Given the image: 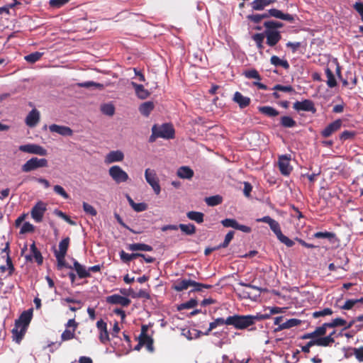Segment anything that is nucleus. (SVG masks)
I'll return each instance as SVG.
<instances>
[{"mask_svg": "<svg viewBox=\"0 0 363 363\" xmlns=\"http://www.w3.org/2000/svg\"><path fill=\"white\" fill-rule=\"evenodd\" d=\"M33 308H30L23 311L18 319L16 320L14 328L12 329L13 340L16 343L20 342L23 338L28 327L32 320Z\"/></svg>", "mask_w": 363, "mask_h": 363, "instance_id": "obj_1", "label": "nucleus"}, {"mask_svg": "<svg viewBox=\"0 0 363 363\" xmlns=\"http://www.w3.org/2000/svg\"><path fill=\"white\" fill-rule=\"evenodd\" d=\"M267 317V315L259 314L256 315H235L227 318L226 325H233L236 329L238 330H244L254 325L256 321L264 320Z\"/></svg>", "mask_w": 363, "mask_h": 363, "instance_id": "obj_2", "label": "nucleus"}, {"mask_svg": "<svg viewBox=\"0 0 363 363\" xmlns=\"http://www.w3.org/2000/svg\"><path fill=\"white\" fill-rule=\"evenodd\" d=\"M48 162L45 158L32 157L21 167L23 172H30L38 168L47 167Z\"/></svg>", "mask_w": 363, "mask_h": 363, "instance_id": "obj_3", "label": "nucleus"}, {"mask_svg": "<svg viewBox=\"0 0 363 363\" xmlns=\"http://www.w3.org/2000/svg\"><path fill=\"white\" fill-rule=\"evenodd\" d=\"M145 178L148 184L152 187L155 194L159 195L161 191L160 180L155 170L147 168L145 171Z\"/></svg>", "mask_w": 363, "mask_h": 363, "instance_id": "obj_4", "label": "nucleus"}, {"mask_svg": "<svg viewBox=\"0 0 363 363\" xmlns=\"http://www.w3.org/2000/svg\"><path fill=\"white\" fill-rule=\"evenodd\" d=\"M110 177L116 183L125 182L128 180V174L119 166L114 165L108 169Z\"/></svg>", "mask_w": 363, "mask_h": 363, "instance_id": "obj_5", "label": "nucleus"}, {"mask_svg": "<svg viewBox=\"0 0 363 363\" xmlns=\"http://www.w3.org/2000/svg\"><path fill=\"white\" fill-rule=\"evenodd\" d=\"M47 206L46 203L39 201L32 208L30 215L36 223H40L43 220V216L47 211Z\"/></svg>", "mask_w": 363, "mask_h": 363, "instance_id": "obj_6", "label": "nucleus"}, {"mask_svg": "<svg viewBox=\"0 0 363 363\" xmlns=\"http://www.w3.org/2000/svg\"><path fill=\"white\" fill-rule=\"evenodd\" d=\"M19 150L23 152L34 154L40 156H45L48 151L42 146L37 144H26L19 146Z\"/></svg>", "mask_w": 363, "mask_h": 363, "instance_id": "obj_7", "label": "nucleus"}, {"mask_svg": "<svg viewBox=\"0 0 363 363\" xmlns=\"http://www.w3.org/2000/svg\"><path fill=\"white\" fill-rule=\"evenodd\" d=\"M156 132L160 138L170 139L174 136V130L172 125L164 123L160 126L156 125Z\"/></svg>", "mask_w": 363, "mask_h": 363, "instance_id": "obj_8", "label": "nucleus"}, {"mask_svg": "<svg viewBox=\"0 0 363 363\" xmlns=\"http://www.w3.org/2000/svg\"><path fill=\"white\" fill-rule=\"evenodd\" d=\"M9 248V245L6 244V248L3 250V253L5 254L4 257H6V264L3 265H0V271L3 274H6V277L11 276L13 271H14V267L12 264L11 259L9 255L8 252L6 250Z\"/></svg>", "mask_w": 363, "mask_h": 363, "instance_id": "obj_9", "label": "nucleus"}, {"mask_svg": "<svg viewBox=\"0 0 363 363\" xmlns=\"http://www.w3.org/2000/svg\"><path fill=\"white\" fill-rule=\"evenodd\" d=\"M279 169L283 175H289L292 171L290 165V158L286 155H281L278 161Z\"/></svg>", "mask_w": 363, "mask_h": 363, "instance_id": "obj_10", "label": "nucleus"}, {"mask_svg": "<svg viewBox=\"0 0 363 363\" xmlns=\"http://www.w3.org/2000/svg\"><path fill=\"white\" fill-rule=\"evenodd\" d=\"M342 121L337 119L326 126L322 131L321 135L324 138L330 137L333 133L337 131L342 126Z\"/></svg>", "mask_w": 363, "mask_h": 363, "instance_id": "obj_11", "label": "nucleus"}, {"mask_svg": "<svg viewBox=\"0 0 363 363\" xmlns=\"http://www.w3.org/2000/svg\"><path fill=\"white\" fill-rule=\"evenodd\" d=\"M124 159V154L121 150H114L108 152L105 158L104 162L106 164H111L113 162H121Z\"/></svg>", "mask_w": 363, "mask_h": 363, "instance_id": "obj_12", "label": "nucleus"}, {"mask_svg": "<svg viewBox=\"0 0 363 363\" xmlns=\"http://www.w3.org/2000/svg\"><path fill=\"white\" fill-rule=\"evenodd\" d=\"M96 327L99 330V337L100 341L104 344L108 342L109 341V336L107 331L106 323L103 320H98L96 323Z\"/></svg>", "mask_w": 363, "mask_h": 363, "instance_id": "obj_13", "label": "nucleus"}, {"mask_svg": "<svg viewBox=\"0 0 363 363\" xmlns=\"http://www.w3.org/2000/svg\"><path fill=\"white\" fill-rule=\"evenodd\" d=\"M267 38V43L269 46H274L281 39V35L279 31L274 30H267L264 33Z\"/></svg>", "mask_w": 363, "mask_h": 363, "instance_id": "obj_14", "label": "nucleus"}, {"mask_svg": "<svg viewBox=\"0 0 363 363\" xmlns=\"http://www.w3.org/2000/svg\"><path fill=\"white\" fill-rule=\"evenodd\" d=\"M50 132L57 133L62 136H71L73 130L67 126L52 124L49 126Z\"/></svg>", "mask_w": 363, "mask_h": 363, "instance_id": "obj_15", "label": "nucleus"}, {"mask_svg": "<svg viewBox=\"0 0 363 363\" xmlns=\"http://www.w3.org/2000/svg\"><path fill=\"white\" fill-rule=\"evenodd\" d=\"M294 108L297 111H306L315 112L313 103L310 100H304L303 101H296L294 104Z\"/></svg>", "mask_w": 363, "mask_h": 363, "instance_id": "obj_16", "label": "nucleus"}, {"mask_svg": "<svg viewBox=\"0 0 363 363\" xmlns=\"http://www.w3.org/2000/svg\"><path fill=\"white\" fill-rule=\"evenodd\" d=\"M106 301L109 303L119 304L122 306H127L130 304V301L126 297L114 294L106 298Z\"/></svg>", "mask_w": 363, "mask_h": 363, "instance_id": "obj_17", "label": "nucleus"}, {"mask_svg": "<svg viewBox=\"0 0 363 363\" xmlns=\"http://www.w3.org/2000/svg\"><path fill=\"white\" fill-rule=\"evenodd\" d=\"M40 121V112L37 109H33L26 118V123L29 127H35Z\"/></svg>", "mask_w": 363, "mask_h": 363, "instance_id": "obj_18", "label": "nucleus"}, {"mask_svg": "<svg viewBox=\"0 0 363 363\" xmlns=\"http://www.w3.org/2000/svg\"><path fill=\"white\" fill-rule=\"evenodd\" d=\"M130 85L134 88L135 94L139 99H145L150 95L149 91L145 89L143 85L138 84L134 82H131Z\"/></svg>", "mask_w": 363, "mask_h": 363, "instance_id": "obj_19", "label": "nucleus"}, {"mask_svg": "<svg viewBox=\"0 0 363 363\" xmlns=\"http://www.w3.org/2000/svg\"><path fill=\"white\" fill-rule=\"evenodd\" d=\"M233 101L237 103L241 108L248 106L250 104V99L243 96L240 92L238 91L235 93Z\"/></svg>", "mask_w": 363, "mask_h": 363, "instance_id": "obj_20", "label": "nucleus"}, {"mask_svg": "<svg viewBox=\"0 0 363 363\" xmlns=\"http://www.w3.org/2000/svg\"><path fill=\"white\" fill-rule=\"evenodd\" d=\"M194 171L187 166H182L177 169V174L181 179H191L194 177Z\"/></svg>", "mask_w": 363, "mask_h": 363, "instance_id": "obj_21", "label": "nucleus"}, {"mask_svg": "<svg viewBox=\"0 0 363 363\" xmlns=\"http://www.w3.org/2000/svg\"><path fill=\"white\" fill-rule=\"evenodd\" d=\"M276 1L277 0H255L252 2V8L256 11H262Z\"/></svg>", "mask_w": 363, "mask_h": 363, "instance_id": "obj_22", "label": "nucleus"}, {"mask_svg": "<svg viewBox=\"0 0 363 363\" xmlns=\"http://www.w3.org/2000/svg\"><path fill=\"white\" fill-rule=\"evenodd\" d=\"M269 14L271 16L288 21H292L294 20V17L291 15L289 13H284L281 11L276 9L269 10Z\"/></svg>", "mask_w": 363, "mask_h": 363, "instance_id": "obj_23", "label": "nucleus"}, {"mask_svg": "<svg viewBox=\"0 0 363 363\" xmlns=\"http://www.w3.org/2000/svg\"><path fill=\"white\" fill-rule=\"evenodd\" d=\"M193 280L191 279H181L177 280L174 285V289L177 291H182L187 289L189 287L192 286Z\"/></svg>", "mask_w": 363, "mask_h": 363, "instance_id": "obj_24", "label": "nucleus"}, {"mask_svg": "<svg viewBox=\"0 0 363 363\" xmlns=\"http://www.w3.org/2000/svg\"><path fill=\"white\" fill-rule=\"evenodd\" d=\"M73 268L76 270L79 278H86L90 277V274L89 273V270L87 269L80 264L77 261H74V267Z\"/></svg>", "mask_w": 363, "mask_h": 363, "instance_id": "obj_25", "label": "nucleus"}, {"mask_svg": "<svg viewBox=\"0 0 363 363\" xmlns=\"http://www.w3.org/2000/svg\"><path fill=\"white\" fill-rule=\"evenodd\" d=\"M301 323V321L298 319L291 318L283 323L282 324H279V326L275 329V331H280L284 329L291 328L292 327L300 325Z\"/></svg>", "mask_w": 363, "mask_h": 363, "instance_id": "obj_26", "label": "nucleus"}, {"mask_svg": "<svg viewBox=\"0 0 363 363\" xmlns=\"http://www.w3.org/2000/svg\"><path fill=\"white\" fill-rule=\"evenodd\" d=\"M128 249L131 251H147L150 252L152 250V247L150 245L144 243H133L128 245Z\"/></svg>", "mask_w": 363, "mask_h": 363, "instance_id": "obj_27", "label": "nucleus"}, {"mask_svg": "<svg viewBox=\"0 0 363 363\" xmlns=\"http://www.w3.org/2000/svg\"><path fill=\"white\" fill-rule=\"evenodd\" d=\"M241 286L246 287V289L242 291V295L244 298H251L252 291H257L259 294L262 289L257 286H252L251 284H247L244 283H240Z\"/></svg>", "mask_w": 363, "mask_h": 363, "instance_id": "obj_28", "label": "nucleus"}, {"mask_svg": "<svg viewBox=\"0 0 363 363\" xmlns=\"http://www.w3.org/2000/svg\"><path fill=\"white\" fill-rule=\"evenodd\" d=\"M154 106V104L152 101H146L140 106L139 111L142 115L148 116L153 110Z\"/></svg>", "mask_w": 363, "mask_h": 363, "instance_id": "obj_29", "label": "nucleus"}, {"mask_svg": "<svg viewBox=\"0 0 363 363\" xmlns=\"http://www.w3.org/2000/svg\"><path fill=\"white\" fill-rule=\"evenodd\" d=\"M258 110L259 112L269 117H275L279 114V111L277 109L269 106H259L258 108Z\"/></svg>", "mask_w": 363, "mask_h": 363, "instance_id": "obj_30", "label": "nucleus"}, {"mask_svg": "<svg viewBox=\"0 0 363 363\" xmlns=\"http://www.w3.org/2000/svg\"><path fill=\"white\" fill-rule=\"evenodd\" d=\"M270 62L275 67H281L286 69L289 68V64L286 60L281 59L276 55L271 57Z\"/></svg>", "mask_w": 363, "mask_h": 363, "instance_id": "obj_31", "label": "nucleus"}, {"mask_svg": "<svg viewBox=\"0 0 363 363\" xmlns=\"http://www.w3.org/2000/svg\"><path fill=\"white\" fill-rule=\"evenodd\" d=\"M128 201L130 206L136 212H142L145 211L147 208V206L145 203H135L134 201L131 199L130 196H127Z\"/></svg>", "mask_w": 363, "mask_h": 363, "instance_id": "obj_32", "label": "nucleus"}, {"mask_svg": "<svg viewBox=\"0 0 363 363\" xmlns=\"http://www.w3.org/2000/svg\"><path fill=\"white\" fill-rule=\"evenodd\" d=\"M334 337H332V334L324 337H319L314 340L315 345L326 347L334 342Z\"/></svg>", "mask_w": 363, "mask_h": 363, "instance_id": "obj_33", "label": "nucleus"}, {"mask_svg": "<svg viewBox=\"0 0 363 363\" xmlns=\"http://www.w3.org/2000/svg\"><path fill=\"white\" fill-rule=\"evenodd\" d=\"M69 244V238H66L61 240L59 244V250H55V254L66 255L67 251Z\"/></svg>", "mask_w": 363, "mask_h": 363, "instance_id": "obj_34", "label": "nucleus"}, {"mask_svg": "<svg viewBox=\"0 0 363 363\" xmlns=\"http://www.w3.org/2000/svg\"><path fill=\"white\" fill-rule=\"evenodd\" d=\"M100 110L104 114L108 116H112L115 113V107L111 103L102 104L100 107Z\"/></svg>", "mask_w": 363, "mask_h": 363, "instance_id": "obj_35", "label": "nucleus"}, {"mask_svg": "<svg viewBox=\"0 0 363 363\" xmlns=\"http://www.w3.org/2000/svg\"><path fill=\"white\" fill-rule=\"evenodd\" d=\"M139 342L141 345H146L150 351H152V340L147 335H140L139 337Z\"/></svg>", "mask_w": 363, "mask_h": 363, "instance_id": "obj_36", "label": "nucleus"}, {"mask_svg": "<svg viewBox=\"0 0 363 363\" xmlns=\"http://www.w3.org/2000/svg\"><path fill=\"white\" fill-rule=\"evenodd\" d=\"M140 256H143V254H141V253L128 254V253L125 252L123 250H122L120 252L121 259L125 262H130V260H132L133 259L140 257Z\"/></svg>", "mask_w": 363, "mask_h": 363, "instance_id": "obj_37", "label": "nucleus"}, {"mask_svg": "<svg viewBox=\"0 0 363 363\" xmlns=\"http://www.w3.org/2000/svg\"><path fill=\"white\" fill-rule=\"evenodd\" d=\"M325 74L327 77V84L329 87H334L336 86L337 82L333 72L330 68L327 67L325 69Z\"/></svg>", "mask_w": 363, "mask_h": 363, "instance_id": "obj_38", "label": "nucleus"}, {"mask_svg": "<svg viewBox=\"0 0 363 363\" xmlns=\"http://www.w3.org/2000/svg\"><path fill=\"white\" fill-rule=\"evenodd\" d=\"M187 217L198 223H201L203 221V214L201 212L190 211L187 213Z\"/></svg>", "mask_w": 363, "mask_h": 363, "instance_id": "obj_39", "label": "nucleus"}, {"mask_svg": "<svg viewBox=\"0 0 363 363\" xmlns=\"http://www.w3.org/2000/svg\"><path fill=\"white\" fill-rule=\"evenodd\" d=\"M281 124L285 128H293L296 125V123L290 116H283L281 118Z\"/></svg>", "mask_w": 363, "mask_h": 363, "instance_id": "obj_40", "label": "nucleus"}, {"mask_svg": "<svg viewBox=\"0 0 363 363\" xmlns=\"http://www.w3.org/2000/svg\"><path fill=\"white\" fill-rule=\"evenodd\" d=\"M206 203L210 206H214L220 204L222 202L221 196L216 195L207 197L205 199Z\"/></svg>", "mask_w": 363, "mask_h": 363, "instance_id": "obj_41", "label": "nucleus"}, {"mask_svg": "<svg viewBox=\"0 0 363 363\" xmlns=\"http://www.w3.org/2000/svg\"><path fill=\"white\" fill-rule=\"evenodd\" d=\"M179 228L186 235H193L196 232V228L193 224H180Z\"/></svg>", "mask_w": 363, "mask_h": 363, "instance_id": "obj_42", "label": "nucleus"}, {"mask_svg": "<svg viewBox=\"0 0 363 363\" xmlns=\"http://www.w3.org/2000/svg\"><path fill=\"white\" fill-rule=\"evenodd\" d=\"M333 313L332 309L329 308H323V310H320L318 311H315L313 313V318H319V317H323L327 315H331Z\"/></svg>", "mask_w": 363, "mask_h": 363, "instance_id": "obj_43", "label": "nucleus"}, {"mask_svg": "<svg viewBox=\"0 0 363 363\" xmlns=\"http://www.w3.org/2000/svg\"><path fill=\"white\" fill-rule=\"evenodd\" d=\"M197 305V301L195 299H190L189 301L183 303L178 306L177 308L178 310H183V309H189L195 307Z\"/></svg>", "mask_w": 363, "mask_h": 363, "instance_id": "obj_44", "label": "nucleus"}, {"mask_svg": "<svg viewBox=\"0 0 363 363\" xmlns=\"http://www.w3.org/2000/svg\"><path fill=\"white\" fill-rule=\"evenodd\" d=\"M43 53L39 52H33L30 55H28L25 57V60L30 63H34L39 60L40 57H42Z\"/></svg>", "mask_w": 363, "mask_h": 363, "instance_id": "obj_45", "label": "nucleus"}, {"mask_svg": "<svg viewBox=\"0 0 363 363\" xmlns=\"http://www.w3.org/2000/svg\"><path fill=\"white\" fill-rule=\"evenodd\" d=\"M264 38V35L263 33H257L252 36V39L255 40V42L257 44V48L260 50H262L263 49L262 43H263Z\"/></svg>", "mask_w": 363, "mask_h": 363, "instance_id": "obj_46", "label": "nucleus"}, {"mask_svg": "<svg viewBox=\"0 0 363 363\" xmlns=\"http://www.w3.org/2000/svg\"><path fill=\"white\" fill-rule=\"evenodd\" d=\"M329 328H335L338 326H345L347 324L345 320L341 318H337L333 319L331 322L328 323Z\"/></svg>", "mask_w": 363, "mask_h": 363, "instance_id": "obj_47", "label": "nucleus"}, {"mask_svg": "<svg viewBox=\"0 0 363 363\" xmlns=\"http://www.w3.org/2000/svg\"><path fill=\"white\" fill-rule=\"evenodd\" d=\"M244 75L248 79H255L259 81L261 77L256 69H250L244 72Z\"/></svg>", "mask_w": 363, "mask_h": 363, "instance_id": "obj_48", "label": "nucleus"}, {"mask_svg": "<svg viewBox=\"0 0 363 363\" xmlns=\"http://www.w3.org/2000/svg\"><path fill=\"white\" fill-rule=\"evenodd\" d=\"M78 86L84 88H90V87H96L99 89H102L104 88V85L101 84L96 83L94 82H86L82 83H79Z\"/></svg>", "mask_w": 363, "mask_h": 363, "instance_id": "obj_49", "label": "nucleus"}, {"mask_svg": "<svg viewBox=\"0 0 363 363\" xmlns=\"http://www.w3.org/2000/svg\"><path fill=\"white\" fill-rule=\"evenodd\" d=\"M328 328H329V325L328 323H325L321 326L316 328L313 331V334H315L316 337L324 335L326 333Z\"/></svg>", "mask_w": 363, "mask_h": 363, "instance_id": "obj_50", "label": "nucleus"}, {"mask_svg": "<svg viewBox=\"0 0 363 363\" xmlns=\"http://www.w3.org/2000/svg\"><path fill=\"white\" fill-rule=\"evenodd\" d=\"M83 209L86 213L92 216H95L97 214L96 210L91 205L86 202L83 203Z\"/></svg>", "mask_w": 363, "mask_h": 363, "instance_id": "obj_51", "label": "nucleus"}, {"mask_svg": "<svg viewBox=\"0 0 363 363\" xmlns=\"http://www.w3.org/2000/svg\"><path fill=\"white\" fill-rule=\"evenodd\" d=\"M55 257H56L57 261V268H58V269H61L64 267H68V266L66 264L65 260V255H57V254H55ZM69 268H72V267H69Z\"/></svg>", "mask_w": 363, "mask_h": 363, "instance_id": "obj_52", "label": "nucleus"}, {"mask_svg": "<svg viewBox=\"0 0 363 363\" xmlns=\"http://www.w3.org/2000/svg\"><path fill=\"white\" fill-rule=\"evenodd\" d=\"M222 225L226 228H233L236 229L238 222L235 219L226 218L221 221Z\"/></svg>", "mask_w": 363, "mask_h": 363, "instance_id": "obj_53", "label": "nucleus"}, {"mask_svg": "<svg viewBox=\"0 0 363 363\" xmlns=\"http://www.w3.org/2000/svg\"><path fill=\"white\" fill-rule=\"evenodd\" d=\"M277 238L281 242L284 243L287 247H292L294 244L293 240H290L289 238L283 235L282 233L277 236Z\"/></svg>", "mask_w": 363, "mask_h": 363, "instance_id": "obj_54", "label": "nucleus"}, {"mask_svg": "<svg viewBox=\"0 0 363 363\" xmlns=\"http://www.w3.org/2000/svg\"><path fill=\"white\" fill-rule=\"evenodd\" d=\"M55 214L56 216L60 217L61 218H62L63 220H65L66 222H67L69 224H70L72 225H74L76 224V223L74 221L71 220L69 216H67L65 213H64L61 211L55 210Z\"/></svg>", "mask_w": 363, "mask_h": 363, "instance_id": "obj_55", "label": "nucleus"}, {"mask_svg": "<svg viewBox=\"0 0 363 363\" xmlns=\"http://www.w3.org/2000/svg\"><path fill=\"white\" fill-rule=\"evenodd\" d=\"M34 225L29 222H26L23 224L21 228V233H31L34 231Z\"/></svg>", "mask_w": 363, "mask_h": 363, "instance_id": "obj_56", "label": "nucleus"}, {"mask_svg": "<svg viewBox=\"0 0 363 363\" xmlns=\"http://www.w3.org/2000/svg\"><path fill=\"white\" fill-rule=\"evenodd\" d=\"M233 236H234V232L233 231H230L229 233H228L227 235L225 237L224 242L222 244H220L218 247V248L228 247V245H229L230 241L233 240Z\"/></svg>", "mask_w": 363, "mask_h": 363, "instance_id": "obj_57", "label": "nucleus"}, {"mask_svg": "<svg viewBox=\"0 0 363 363\" xmlns=\"http://www.w3.org/2000/svg\"><path fill=\"white\" fill-rule=\"evenodd\" d=\"M74 337V330L72 331H71L69 330H65L61 335V339L62 341L69 340L73 339Z\"/></svg>", "mask_w": 363, "mask_h": 363, "instance_id": "obj_58", "label": "nucleus"}, {"mask_svg": "<svg viewBox=\"0 0 363 363\" xmlns=\"http://www.w3.org/2000/svg\"><path fill=\"white\" fill-rule=\"evenodd\" d=\"M227 318L225 320L222 318H218L215 321L209 324V330H212L216 328L218 325L226 324Z\"/></svg>", "mask_w": 363, "mask_h": 363, "instance_id": "obj_59", "label": "nucleus"}, {"mask_svg": "<svg viewBox=\"0 0 363 363\" xmlns=\"http://www.w3.org/2000/svg\"><path fill=\"white\" fill-rule=\"evenodd\" d=\"M54 191L60 195L62 197H63L64 199H68L69 198V195L65 191V190L63 189V187H62L60 185H55L54 186Z\"/></svg>", "mask_w": 363, "mask_h": 363, "instance_id": "obj_60", "label": "nucleus"}, {"mask_svg": "<svg viewBox=\"0 0 363 363\" xmlns=\"http://www.w3.org/2000/svg\"><path fill=\"white\" fill-rule=\"evenodd\" d=\"M69 0H50L49 4L53 8H60L67 4Z\"/></svg>", "mask_w": 363, "mask_h": 363, "instance_id": "obj_61", "label": "nucleus"}, {"mask_svg": "<svg viewBox=\"0 0 363 363\" xmlns=\"http://www.w3.org/2000/svg\"><path fill=\"white\" fill-rule=\"evenodd\" d=\"M269 226L271 230L275 233L277 237L281 233L279 224L275 220H274V221L272 223H270Z\"/></svg>", "mask_w": 363, "mask_h": 363, "instance_id": "obj_62", "label": "nucleus"}, {"mask_svg": "<svg viewBox=\"0 0 363 363\" xmlns=\"http://www.w3.org/2000/svg\"><path fill=\"white\" fill-rule=\"evenodd\" d=\"M354 136V132L350 131V130H345L341 133L340 138L342 140H346L352 138Z\"/></svg>", "mask_w": 363, "mask_h": 363, "instance_id": "obj_63", "label": "nucleus"}, {"mask_svg": "<svg viewBox=\"0 0 363 363\" xmlns=\"http://www.w3.org/2000/svg\"><path fill=\"white\" fill-rule=\"evenodd\" d=\"M354 9L359 13L363 21V4L361 2H356L354 5Z\"/></svg>", "mask_w": 363, "mask_h": 363, "instance_id": "obj_64", "label": "nucleus"}]
</instances>
